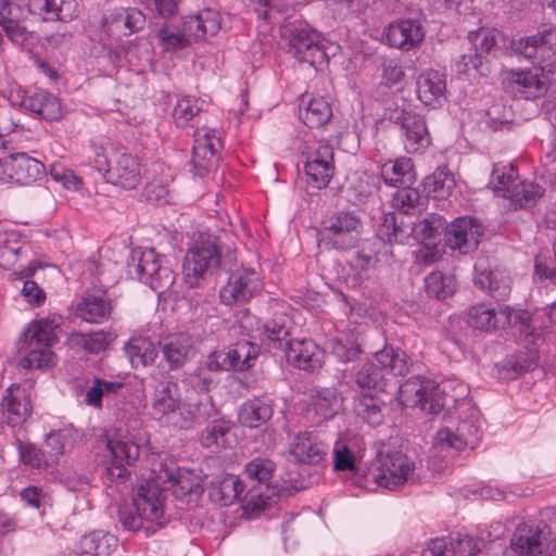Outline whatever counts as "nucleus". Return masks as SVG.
I'll list each match as a JSON object with an SVG mask.
<instances>
[{
    "instance_id": "nucleus-42",
    "label": "nucleus",
    "mask_w": 556,
    "mask_h": 556,
    "mask_svg": "<svg viewBox=\"0 0 556 556\" xmlns=\"http://www.w3.org/2000/svg\"><path fill=\"white\" fill-rule=\"evenodd\" d=\"M125 352L134 368L154 364L159 354L155 344L150 339L142 337L131 339L125 345Z\"/></svg>"
},
{
    "instance_id": "nucleus-1",
    "label": "nucleus",
    "mask_w": 556,
    "mask_h": 556,
    "mask_svg": "<svg viewBox=\"0 0 556 556\" xmlns=\"http://www.w3.org/2000/svg\"><path fill=\"white\" fill-rule=\"evenodd\" d=\"M166 491L154 481L138 485L132 495V503L118 507V519L128 531L146 530L154 533L163 528L169 519L165 516Z\"/></svg>"
},
{
    "instance_id": "nucleus-7",
    "label": "nucleus",
    "mask_w": 556,
    "mask_h": 556,
    "mask_svg": "<svg viewBox=\"0 0 556 556\" xmlns=\"http://www.w3.org/2000/svg\"><path fill=\"white\" fill-rule=\"evenodd\" d=\"M363 222L352 212H337L326 217L318 231L319 244L326 249L348 251L361 241Z\"/></svg>"
},
{
    "instance_id": "nucleus-18",
    "label": "nucleus",
    "mask_w": 556,
    "mask_h": 556,
    "mask_svg": "<svg viewBox=\"0 0 556 556\" xmlns=\"http://www.w3.org/2000/svg\"><path fill=\"white\" fill-rule=\"evenodd\" d=\"M108 448L110 450L113 462L106 468L108 475L112 481L125 482L132 466L140 455V446L132 438L126 435L117 439H108Z\"/></svg>"
},
{
    "instance_id": "nucleus-58",
    "label": "nucleus",
    "mask_w": 556,
    "mask_h": 556,
    "mask_svg": "<svg viewBox=\"0 0 556 556\" xmlns=\"http://www.w3.org/2000/svg\"><path fill=\"white\" fill-rule=\"evenodd\" d=\"M518 182L517 169L510 164L508 166L496 165L492 172L490 185L492 188L503 192V197L508 198L509 189Z\"/></svg>"
},
{
    "instance_id": "nucleus-45",
    "label": "nucleus",
    "mask_w": 556,
    "mask_h": 556,
    "mask_svg": "<svg viewBox=\"0 0 556 556\" xmlns=\"http://www.w3.org/2000/svg\"><path fill=\"white\" fill-rule=\"evenodd\" d=\"M410 236H413L412 226L404 225L403 220L397 219L395 213L386 214L378 228V237L389 243L404 244Z\"/></svg>"
},
{
    "instance_id": "nucleus-47",
    "label": "nucleus",
    "mask_w": 556,
    "mask_h": 556,
    "mask_svg": "<svg viewBox=\"0 0 556 556\" xmlns=\"http://www.w3.org/2000/svg\"><path fill=\"white\" fill-rule=\"evenodd\" d=\"M383 402L369 393L361 394L354 404L356 414L370 426H378L383 421Z\"/></svg>"
},
{
    "instance_id": "nucleus-21",
    "label": "nucleus",
    "mask_w": 556,
    "mask_h": 556,
    "mask_svg": "<svg viewBox=\"0 0 556 556\" xmlns=\"http://www.w3.org/2000/svg\"><path fill=\"white\" fill-rule=\"evenodd\" d=\"M328 446L313 431H301L290 439L288 453L296 464L317 465L327 455Z\"/></svg>"
},
{
    "instance_id": "nucleus-56",
    "label": "nucleus",
    "mask_w": 556,
    "mask_h": 556,
    "mask_svg": "<svg viewBox=\"0 0 556 556\" xmlns=\"http://www.w3.org/2000/svg\"><path fill=\"white\" fill-rule=\"evenodd\" d=\"M306 182L315 190L326 188L334 174V163H304Z\"/></svg>"
},
{
    "instance_id": "nucleus-12",
    "label": "nucleus",
    "mask_w": 556,
    "mask_h": 556,
    "mask_svg": "<svg viewBox=\"0 0 556 556\" xmlns=\"http://www.w3.org/2000/svg\"><path fill=\"white\" fill-rule=\"evenodd\" d=\"M227 282L219 290L220 302L228 306L242 305L256 296L262 289V280L253 268L227 265Z\"/></svg>"
},
{
    "instance_id": "nucleus-54",
    "label": "nucleus",
    "mask_w": 556,
    "mask_h": 556,
    "mask_svg": "<svg viewBox=\"0 0 556 556\" xmlns=\"http://www.w3.org/2000/svg\"><path fill=\"white\" fill-rule=\"evenodd\" d=\"M290 318L283 313H275L264 325V333L274 348L283 349V341L290 334Z\"/></svg>"
},
{
    "instance_id": "nucleus-48",
    "label": "nucleus",
    "mask_w": 556,
    "mask_h": 556,
    "mask_svg": "<svg viewBox=\"0 0 556 556\" xmlns=\"http://www.w3.org/2000/svg\"><path fill=\"white\" fill-rule=\"evenodd\" d=\"M448 228V223L441 215L432 213L417 224L412 226L413 236L416 240L433 241Z\"/></svg>"
},
{
    "instance_id": "nucleus-29",
    "label": "nucleus",
    "mask_w": 556,
    "mask_h": 556,
    "mask_svg": "<svg viewBox=\"0 0 556 556\" xmlns=\"http://www.w3.org/2000/svg\"><path fill=\"white\" fill-rule=\"evenodd\" d=\"M220 416L219 408L213 402V399L205 394L195 402H188L182 413H179V420L174 425L180 428H189L193 424L202 425Z\"/></svg>"
},
{
    "instance_id": "nucleus-25",
    "label": "nucleus",
    "mask_w": 556,
    "mask_h": 556,
    "mask_svg": "<svg viewBox=\"0 0 556 556\" xmlns=\"http://www.w3.org/2000/svg\"><path fill=\"white\" fill-rule=\"evenodd\" d=\"M556 35V27L551 24H542L536 34L514 40L511 49L516 54L530 60L532 63L544 58V53L553 46V36Z\"/></svg>"
},
{
    "instance_id": "nucleus-27",
    "label": "nucleus",
    "mask_w": 556,
    "mask_h": 556,
    "mask_svg": "<svg viewBox=\"0 0 556 556\" xmlns=\"http://www.w3.org/2000/svg\"><path fill=\"white\" fill-rule=\"evenodd\" d=\"M28 10L31 14L45 21L68 22L77 16V0H28Z\"/></svg>"
},
{
    "instance_id": "nucleus-61",
    "label": "nucleus",
    "mask_w": 556,
    "mask_h": 556,
    "mask_svg": "<svg viewBox=\"0 0 556 556\" xmlns=\"http://www.w3.org/2000/svg\"><path fill=\"white\" fill-rule=\"evenodd\" d=\"M330 344L332 354L344 363L355 361L363 353L361 344L352 338H348L345 341L332 339Z\"/></svg>"
},
{
    "instance_id": "nucleus-41",
    "label": "nucleus",
    "mask_w": 556,
    "mask_h": 556,
    "mask_svg": "<svg viewBox=\"0 0 556 556\" xmlns=\"http://www.w3.org/2000/svg\"><path fill=\"white\" fill-rule=\"evenodd\" d=\"M341 399L333 388H314L311 390V407L321 419L332 418L339 407Z\"/></svg>"
},
{
    "instance_id": "nucleus-15",
    "label": "nucleus",
    "mask_w": 556,
    "mask_h": 556,
    "mask_svg": "<svg viewBox=\"0 0 556 556\" xmlns=\"http://www.w3.org/2000/svg\"><path fill=\"white\" fill-rule=\"evenodd\" d=\"M470 418L458 422L455 429L445 427L438 431L435 440L442 447L463 451L466 447L475 448L481 435L478 410L470 409Z\"/></svg>"
},
{
    "instance_id": "nucleus-63",
    "label": "nucleus",
    "mask_w": 556,
    "mask_h": 556,
    "mask_svg": "<svg viewBox=\"0 0 556 556\" xmlns=\"http://www.w3.org/2000/svg\"><path fill=\"white\" fill-rule=\"evenodd\" d=\"M498 37H501V33L495 29H479L471 31L468 36L481 55L490 54L496 48Z\"/></svg>"
},
{
    "instance_id": "nucleus-17",
    "label": "nucleus",
    "mask_w": 556,
    "mask_h": 556,
    "mask_svg": "<svg viewBox=\"0 0 556 556\" xmlns=\"http://www.w3.org/2000/svg\"><path fill=\"white\" fill-rule=\"evenodd\" d=\"M400 393L407 405L418 406L429 414H438L445 406L444 392L429 381H407L401 387Z\"/></svg>"
},
{
    "instance_id": "nucleus-33",
    "label": "nucleus",
    "mask_w": 556,
    "mask_h": 556,
    "mask_svg": "<svg viewBox=\"0 0 556 556\" xmlns=\"http://www.w3.org/2000/svg\"><path fill=\"white\" fill-rule=\"evenodd\" d=\"M383 181L393 187L410 186L416 181V173L412 159L402 156L386 162L381 167Z\"/></svg>"
},
{
    "instance_id": "nucleus-31",
    "label": "nucleus",
    "mask_w": 556,
    "mask_h": 556,
    "mask_svg": "<svg viewBox=\"0 0 556 556\" xmlns=\"http://www.w3.org/2000/svg\"><path fill=\"white\" fill-rule=\"evenodd\" d=\"M159 478L170 483L173 494L178 498H184L189 494H200L203 492L201 478L187 469H168L161 470Z\"/></svg>"
},
{
    "instance_id": "nucleus-19",
    "label": "nucleus",
    "mask_w": 556,
    "mask_h": 556,
    "mask_svg": "<svg viewBox=\"0 0 556 556\" xmlns=\"http://www.w3.org/2000/svg\"><path fill=\"white\" fill-rule=\"evenodd\" d=\"M536 334L532 341V337L526 338L525 334L520 336L517 332L518 340L523 342L526 351H518L515 354L506 357L500 365L498 372L502 378L507 380L517 379L528 371H532L539 363V351L536 349L538 341L541 340V334L534 329Z\"/></svg>"
},
{
    "instance_id": "nucleus-16",
    "label": "nucleus",
    "mask_w": 556,
    "mask_h": 556,
    "mask_svg": "<svg viewBox=\"0 0 556 556\" xmlns=\"http://www.w3.org/2000/svg\"><path fill=\"white\" fill-rule=\"evenodd\" d=\"M483 236L482 225L473 217L455 218L445 231V244L467 254L477 250L480 239Z\"/></svg>"
},
{
    "instance_id": "nucleus-49",
    "label": "nucleus",
    "mask_w": 556,
    "mask_h": 556,
    "mask_svg": "<svg viewBox=\"0 0 556 556\" xmlns=\"http://www.w3.org/2000/svg\"><path fill=\"white\" fill-rule=\"evenodd\" d=\"M230 422L223 417L213 419L201 432L200 442L205 448L226 447L227 435L230 432Z\"/></svg>"
},
{
    "instance_id": "nucleus-53",
    "label": "nucleus",
    "mask_w": 556,
    "mask_h": 556,
    "mask_svg": "<svg viewBox=\"0 0 556 556\" xmlns=\"http://www.w3.org/2000/svg\"><path fill=\"white\" fill-rule=\"evenodd\" d=\"M115 541L116 540L113 535L94 531L80 539L79 551L83 554L106 556L110 554L111 547L115 544Z\"/></svg>"
},
{
    "instance_id": "nucleus-52",
    "label": "nucleus",
    "mask_w": 556,
    "mask_h": 556,
    "mask_svg": "<svg viewBox=\"0 0 556 556\" xmlns=\"http://www.w3.org/2000/svg\"><path fill=\"white\" fill-rule=\"evenodd\" d=\"M275 471L276 464L266 457H255L244 467L247 477L252 481L266 485V490L270 491L273 495L275 490L269 488V481L274 477Z\"/></svg>"
},
{
    "instance_id": "nucleus-22",
    "label": "nucleus",
    "mask_w": 556,
    "mask_h": 556,
    "mask_svg": "<svg viewBox=\"0 0 556 556\" xmlns=\"http://www.w3.org/2000/svg\"><path fill=\"white\" fill-rule=\"evenodd\" d=\"M162 359L169 370L181 369L195 355L193 339L186 332L173 333L159 342Z\"/></svg>"
},
{
    "instance_id": "nucleus-64",
    "label": "nucleus",
    "mask_w": 556,
    "mask_h": 556,
    "mask_svg": "<svg viewBox=\"0 0 556 556\" xmlns=\"http://www.w3.org/2000/svg\"><path fill=\"white\" fill-rule=\"evenodd\" d=\"M156 37L166 50L182 49L189 45V39L185 31H176L169 26H163L157 31Z\"/></svg>"
},
{
    "instance_id": "nucleus-13",
    "label": "nucleus",
    "mask_w": 556,
    "mask_h": 556,
    "mask_svg": "<svg viewBox=\"0 0 556 556\" xmlns=\"http://www.w3.org/2000/svg\"><path fill=\"white\" fill-rule=\"evenodd\" d=\"M544 68L533 66L530 68L510 70L505 79V87L515 97L525 100H536L544 97L549 88Z\"/></svg>"
},
{
    "instance_id": "nucleus-62",
    "label": "nucleus",
    "mask_w": 556,
    "mask_h": 556,
    "mask_svg": "<svg viewBox=\"0 0 556 556\" xmlns=\"http://www.w3.org/2000/svg\"><path fill=\"white\" fill-rule=\"evenodd\" d=\"M485 56L478 52V48H475L473 54H464L457 62L459 71L467 75H480L486 76L489 73V65Z\"/></svg>"
},
{
    "instance_id": "nucleus-35",
    "label": "nucleus",
    "mask_w": 556,
    "mask_h": 556,
    "mask_svg": "<svg viewBox=\"0 0 556 556\" xmlns=\"http://www.w3.org/2000/svg\"><path fill=\"white\" fill-rule=\"evenodd\" d=\"M475 285L496 301H504L511 291L510 278L501 270H477Z\"/></svg>"
},
{
    "instance_id": "nucleus-23",
    "label": "nucleus",
    "mask_w": 556,
    "mask_h": 556,
    "mask_svg": "<svg viewBox=\"0 0 556 556\" xmlns=\"http://www.w3.org/2000/svg\"><path fill=\"white\" fill-rule=\"evenodd\" d=\"M30 395L20 384L10 386L1 401L2 419L12 428L23 425L31 415Z\"/></svg>"
},
{
    "instance_id": "nucleus-28",
    "label": "nucleus",
    "mask_w": 556,
    "mask_h": 556,
    "mask_svg": "<svg viewBox=\"0 0 556 556\" xmlns=\"http://www.w3.org/2000/svg\"><path fill=\"white\" fill-rule=\"evenodd\" d=\"M111 312V300L102 290L87 291L76 305V315L88 323H101L110 317Z\"/></svg>"
},
{
    "instance_id": "nucleus-5",
    "label": "nucleus",
    "mask_w": 556,
    "mask_h": 556,
    "mask_svg": "<svg viewBox=\"0 0 556 556\" xmlns=\"http://www.w3.org/2000/svg\"><path fill=\"white\" fill-rule=\"evenodd\" d=\"M378 364L364 363L355 372V383L361 389L382 391L387 384V375L405 376L409 371V358L400 348L386 344L375 353Z\"/></svg>"
},
{
    "instance_id": "nucleus-9",
    "label": "nucleus",
    "mask_w": 556,
    "mask_h": 556,
    "mask_svg": "<svg viewBox=\"0 0 556 556\" xmlns=\"http://www.w3.org/2000/svg\"><path fill=\"white\" fill-rule=\"evenodd\" d=\"M244 483L237 476L227 475L212 481L210 497L222 506H229L236 500L243 502V514L249 518L257 517L270 505V495H263L256 490H250L243 497Z\"/></svg>"
},
{
    "instance_id": "nucleus-11",
    "label": "nucleus",
    "mask_w": 556,
    "mask_h": 556,
    "mask_svg": "<svg viewBox=\"0 0 556 556\" xmlns=\"http://www.w3.org/2000/svg\"><path fill=\"white\" fill-rule=\"evenodd\" d=\"M131 262L138 278L157 293H163L174 285L176 276L164 255L154 249L134 251Z\"/></svg>"
},
{
    "instance_id": "nucleus-44",
    "label": "nucleus",
    "mask_w": 556,
    "mask_h": 556,
    "mask_svg": "<svg viewBox=\"0 0 556 556\" xmlns=\"http://www.w3.org/2000/svg\"><path fill=\"white\" fill-rule=\"evenodd\" d=\"M273 416L271 405L258 399L249 400L241 406L238 419L244 427L255 428Z\"/></svg>"
},
{
    "instance_id": "nucleus-2",
    "label": "nucleus",
    "mask_w": 556,
    "mask_h": 556,
    "mask_svg": "<svg viewBox=\"0 0 556 556\" xmlns=\"http://www.w3.org/2000/svg\"><path fill=\"white\" fill-rule=\"evenodd\" d=\"M227 264L222 260L219 239L211 233H201L185 255L184 280L190 288H197L205 274H227Z\"/></svg>"
},
{
    "instance_id": "nucleus-43",
    "label": "nucleus",
    "mask_w": 556,
    "mask_h": 556,
    "mask_svg": "<svg viewBox=\"0 0 556 556\" xmlns=\"http://www.w3.org/2000/svg\"><path fill=\"white\" fill-rule=\"evenodd\" d=\"M176 386L167 383L161 390L155 392L152 409L159 418H167V421L172 420L174 424L175 420H179V415H176L177 410L180 406V400L175 394Z\"/></svg>"
},
{
    "instance_id": "nucleus-46",
    "label": "nucleus",
    "mask_w": 556,
    "mask_h": 556,
    "mask_svg": "<svg viewBox=\"0 0 556 556\" xmlns=\"http://www.w3.org/2000/svg\"><path fill=\"white\" fill-rule=\"evenodd\" d=\"M424 187L433 198L444 199L455 187L454 175L446 166H439L432 175L424 179Z\"/></svg>"
},
{
    "instance_id": "nucleus-36",
    "label": "nucleus",
    "mask_w": 556,
    "mask_h": 556,
    "mask_svg": "<svg viewBox=\"0 0 556 556\" xmlns=\"http://www.w3.org/2000/svg\"><path fill=\"white\" fill-rule=\"evenodd\" d=\"M13 181L28 185L40 179L45 173V165L26 153L11 154Z\"/></svg>"
},
{
    "instance_id": "nucleus-14",
    "label": "nucleus",
    "mask_w": 556,
    "mask_h": 556,
    "mask_svg": "<svg viewBox=\"0 0 556 556\" xmlns=\"http://www.w3.org/2000/svg\"><path fill=\"white\" fill-rule=\"evenodd\" d=\"M257 356V348L249 341H240L235 345L212 352L206 361L211 371L245 370L252 366Z\"/></svg>"
},
{
    "instance_id": "nucleus-6",
    "label": "nucleus",
    "mask_w": 556,
    "mask_h": 556,
    "mask_svg": "<svg viewBox=\"0 0 556 556\" xmlns=\"http://www.w3.org/2000/svg\"><path fill=\"white\" fill-rule=\"evenodd\" d=\"M468 324L475 328L484 331L504 328L507 325L511 326L513 334L517 332L520 336L525 334L534 338V327L532 325V315L528 311H513L509 306L495 308L489 307L485 304L473 306L469 312ZM534 341L533 339H531Z\"/></svg>"
},
{
    "instance_id": "nucleus-26",
    "label": "nucleus",
    "mask_w": 556,
    "mask_h": 556,
    "mask_svg": "<svg viewBox=\"0 0 556 556\" xmlns=\"http://www.w3.org/2000/svg\"><path fill=\"white\" fill-rule=\"evenodd\" d=\"M219 146V139L208 131L195 134L191 160L195 175L203 176L216 165Z\"/></svg>"
},
{
    "instance_id": "nucleus-3",
    "label": "nucleus",
    "mask_w": 556,
    "mask_h": 556,
    "mask_svg": "<svg viewBox=\"0 0 556 556\" xmlns=\"http://www.w3.org/2000/svg\"><path fill=\"white\" fill-rule=\"evenodd\" d=\"M281 45L300 63L317 68L328 62L320 35L302 20L288 18L280 27Z\"/></svg>"
},
{
    "instance_id": "nucleus-51",
    "label": "nucleus",
    "mask_w": 556,
    "mask_h": 556,
    "mask_svg": "<svg viewBox=\"0 0 556 556\" xmlns=\"http://www.w3.org/2000/svg\"><path fill=\"white\" fill-rule=\"evenodd\" d=\"M124 383L121 381H108L101 378H94L92 384L86 390L85 403L96 409H101L102 400L110 394H116Z\"/></svg>"
},
{
    "instance_id": "nucleus-60",
    "label": "nucleus",
    "mask_w": 556,
    "mask_h": 556,
    "mask_svg": "<svg viewBox=\"0 0 556 556\" xmlns=\"http://www.w3.org/2000/svg\"><path fill=\"white\" fill-rule=\"evenodd\" d=\"M200 111L201 106L198 99L184 97L177 101L173 117L178 127H185Z\"/></svg>"
},
{
    "instance_id": "nucleus-32",
    "label": "nucleus",
    "mask_w": 556,
    "mask_h": 556,
    "mask_svg": "<svg viewBox=\"0 0 556 556\" xmlns=\"http://www.w3.org/2000/svg\"><path fill=\"white\" fill-rule=\"evenodd\" d=\"M333 469L346 472V479L352 484L367 488V471L362 472L353 452L341 442H337L333 447Z\"/></svg>"
},
{
    "instance_id": "nucleus-57",
    "label": "nucleus",
    "mask_w": 556,
    "mask_h": 556,
    "mask_svg": "<svg viewBox=\"0 0 556 556\" xmlns=\"http://www.w3.org/2000/svg\"><path fill=\"white\" fill-rule=\"evenodd\" d=\"M425 283L428 295L439 300L446 299L455 291L454 279L450 276H444L441 271L429 274L425 279Z\"/></svg>"
},
{
    "instance_id": "nucleus-30",
    "label": "nucleus",
    "mask_w": 556,
    "mask_h": 556,
    "mask_svg": "<svg viewBox=\"0 0 556 556\" xmlns=\"http://www.w3.org/2000/svg\"><path fill=\"white\" fill-rule=\"evenodd\" d=\"M283 349L288 362L300 369L309 371L320 366L319 351L312 340H287Z\"/></svg>"
},
{
    "instance_id": "nucleus-34",
    "label": "nucleus",
    "mask_w": 556,
    "mask_h": 556,
    "mask_svg": "<svg viewBox=\"0 0 556 556\" xmlns=\"http://www.w3.org/2000/svg\"><path fill=\"white\" fill-rule=\"evenodd\" d=\"M403 136L404 148L408 153H417L427 149L431 143L426 121L422 116L417 115L409 117L401 130Z\"/></svg>"
},
{
    "instance_id": "nucleus-50",
    "label": "nucleus",
    "mask_w": 556,
    "mask_h": 556,
    "mask_svg": "<svg viewBox=\"0 0 556 556\" xmlns=\"http://www.w3.org/2000/svg\"><path fill=\"white\" fill-rule=\"evenodd\" d=\"M544 194V188L536 182L519 181L509 189L508 199L519 207H531Z\"/></svg>"
},
{
    "instance_id": "nucleus-40",
    "label": "nucleus",
    "mask_w": 556,
    "mask_h": 556,
    "mask_svg": "<svg viewBox=\"0 0 556 556\" xmlns=\"http://www.w3.org/2000/svg\"><path fill=\"white\" fill-rule=\"evenodd\" d=\"M302 104L303 106H300L299 116L309 128L324 126L332 116L331 106L323 97L312 98L307 103L302 99Z\"/></svg>"
},
{
    "instance_id": "nucleus-55",
    "label": "nucleus",
    "mask_w": 556,
    "mask_h": 556,
    "mask_svg": "<svg viewBox=\"0 0 556 556\" xmlns=\"http://www.w3.org/2000/svg\"><path fill=\"white\" fill-rule=\"evenodd\" d=\"M73 338L75 343L86 352L99 354L108 349L115 336L110 331L100 330L89 333H76Z\"/></svg>"
},
{
    "instance_id": "nucleus-20",
    "label": "nucleus",
    "mask_w": 556,
    "mask_h": 556,
    "mask_svg": "<svg viewBox=\"0 0 556 556\" xmlns=\"http://www.w3.org/2000/svg\"><path fill=\"white\" fill-rule=\"evenodd\" d=\"M142 166L137 155L117 152L110 160L106 181L123 189L132 190L141 180Z\"/></svg>"
},
{
    "instance_id": "nucleus-8",
    "label": "nucleus",
    "mask_w": 556,
    "mask_h": 556,
    "mask_svg": "<svg viewBox=\"0 0 556 556\" xmlns=\"http://www.w3.org/2000/svg\"><path fill=\"white\" fill-rule=\"evenodd\" d=\"M511 549L519 556H556V538L542 519H528L515 529Z\"/></svg>"
},
{
    "instance_id": "nucleus-37",
    "label": "nucleus",
    "mask_w": 556,
    "mask_h": 556,
    "mask_svg": "<svg viewBox=\"0 0 556 556\" xmlns=\"http://www.w3.org/2000/svg\"><path fill=\"white\" fill-rule=\"evenodd\" d=\"M220 27L219 17L212 10L187 16L184 20V31L187 36L197 40L204 39L207 35H215Z\"/></svg>"
},
{
    "instance_id": "nucleus-38",
    "label": "nucleus",
    "mask_w": 556,
    "mask_h": 556,
    "mask_svg": "<svg viewBox=\"0 0 556 556\" xmlns=\"http://www.w3.org/2000/svg\"><path fill=\"white\" fill-rule=\"evenodd\" d=\"M445 76L438 71H427L418 76L417 96L426 105L434 103L444 96Z\"/></svg>"
},
{
    "instance_id": "nucleus-59",
    "label": "nucleus",
    "mask_w": 556,
    "mask_h": 556,
    "mask_svg": "<svg viewBox=\"0 0 556 556\" xmlns=\"http://www.w3.org/2000/svg\"><path fill=\"white\" fill-rule=\"evenodd\" d=\"M17 448L21 460L27 466L40 469L51 465L42 447L38 448L35 444L24 443L18 440Z\"/></svg>"
},
{
    "instance_id": "nucleus-10",
    "label": "nucleus",
    "mask_w": 556,
    "mask_h": 556,
    "mask_svg": "<svg viewBox=\"0 0 556 556\" xmlns=\"http://www.w3.org/2000/svg\"><path fill=\"white\" fill-rule=\"evenodd\" d=\"M414 468V462L402 452L381 451L367 470V484L372 481L393 490L408 481Z\"/></svg>"
},
{
    "instance_id": "nucleus-39",
    "label": "nucleus",
    "mask_w": 556,
    "mask_h": 556,
    "mask_svg": "<svg viewBox=\"0 0 556 556\" xmlns=\"http://www.w3.org/2000/svg\"><path fill=\"white\" fill-rule=\"evenodd\" d=\"M392 206L401 213L414 215L427 208L428 197L421 194L416 188L402 186L392 194Z\"/></svg>"
},
{
    "instance_id": "nucleus-4",
    "label": "nucleus",
    "mask_w": 556,
    "mask_h": 556,
    "mask_svg": "<svg viewBox=\"0 0 556 556\" xmlns=\"http://www.w3.org/2000/svg\"><path fill=\"white\" fill-rule=\"evenodd\" d=\"M56 328L50 319L35 320L28 326L17 342L20 351L29 350L18 363L22 369H42L54 365V353L50 348L58 341Z\"/></svg>"
},
{
    "instance_id": "nucleus-24",
    "label": "nucleus",
    "mask_w": 556,
    "mask_h": 556,
    "mask_svg": "<svg viewBox=\"0 0 556 556\" xmlns=\"http://www.w3.org/2000/svg\"><path fill=\"white\" fill-rule=\"evenodd\" d=\"M382 37L390 47L409 51L422 42L425 30L415 20H401L386 27Z\"/></svg>"
}]
</instances>
